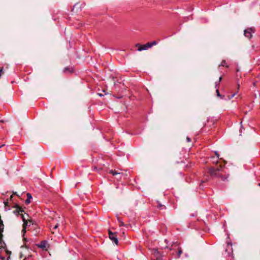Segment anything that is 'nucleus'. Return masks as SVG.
<instances>
[{"mask_svg": "<svg viewBox=\"0 0 260 260\" xmlns=\"http://www.w3.org/2000/svg\"><path fill=\"white\" fill-rule=\"evenodd\" d=\"M101 170H102L101 169H98L96 167H94L93 168V170H94V171L96 170L98 172H100V171Z\"/></svg>", "mask_w": 260, "mask_h": 260, "instance_id": "obj_19", "label": "nucleus"}, {"mask_svg": "<svg viewBox=\"0 0 260 260\" xmlns=\"http://www.w3.org/2000/svg\"><path fill=\"white\" fill-rule=\"evenodd\" d=\"M254 28H247L244 30V35L248 38L250 39L252 37V33H254Z\"/></svg>", "mask_w": 260, "mask_h": 260, "instance_id": "obj_4", "label": "nucleus"}, {"mask_svg": "<svg viewBox=\"0 0 260 260\" xmlns=\"http://www.w3.org/2000/svg\"><path fill=\"white\" fill-rule=\"evenodd\" d=\"M216 122V120H214L213 118H209L207 120V123H205L204 127L203 128V131H206V128L208 127H211L212 125H213Z\"/></svg>", "mask_w": 260, "mask_h": 260, "instance_id": "obj_5", "label": "nucleus"}, {"mask_svg": "<svg viewBox=\"0 0 260 260\" xmlns=\"http://www.w3.org/2000/svg\"><path fill=\"white\" fill-rule=\"evenodd\" d=\"M156 44L157 42L156 41H154L152 42H148L146 44L143 45L138 43L136 44V47H137V50L139 51H141L142 50H147Z\"/></svg>", "mask_w": 260, "mask_h": 260, "instance_id": "obj_3", "label": "nucleus"}, {"mask_svg": "<svg viewBox=\"0 0 260 260\" xmlns=\"http://www.w3.org/2000/svg\"><path fill=\"white\" fill-rule=\"evenodd\" d=\"M156 207H157L158 209H159L160 210H163V209H165L166 208V206L164 205H162L158 201H157L156 202V205H155Z\"/></svg>", "mask_w": 260, "mask_h": 260, "instance_id": "obj_9", "label": "nucleus"}, {"mask_svg": "<svg viewBox=\"0 0 260 260\" xmlns=\"http://www.w3.org/2000/svg\"><path fill=\"white\" fill-rule=\"evenodd\" d=\"M186 140L188 142H191V139L188 137L186 138Z\"/></svg>", "mask_w": 260, "mask_h": 260, "instance_id": "obj_23", "label": "nucleus"}, {"mask_svg": "<svg viewBox=\"0 0 260 260\" xmlns=\"http://www.w3.org/2000/svg\"><path fill=\"white\" fill-rule=\"evenodd\" d=\"M216 93H217V96H218V97H220L221 99H223L224 98V96L223 95H221L220 93H219V89H216Z\"/></svg>", "mask_w": 260, "mask_h": 260, "instance_id": "obj_14", "label": "nucleus"}, {"mask_svg": "<svg viewBox=\"0 0 260 260\" xmlns=\"http://www.w3.org/2000/svg\"><path fill=\"white\" fill-rule=\"evenodd\" d=\"M158 252L157 250H156V251H155V253H158Z\"/></svg>", "mask_w": 260, "mask_h": 260, "instance_id": "obj_27", "label": "nucleus"}, {"mask_svg": "<svg viewBox=\"0 0 260 260\" xmlns=\"http://www.w3.org/2000/svg\"><path fill=\"white\" fill-rule=\"evenodd\" d=\"M215 155H216V156H217V158H219V154L218 153V152H215Z\"/></svg>", "mask_w": 260, "mask_h": 260, "instance_id": "obj_24", "label": "nucleus"}, {"mask_svg": "<svg viewBox=\"0 0 260 260\" xmlns=\"http://www.w3.org/2000/svg\"><path fill=\"white\" fill-rule=\"evenodd\" d=\"M63 73L64 74H72L74 72V69L72 67H67L64 68Z\"/></svg>", "mask_w": 260, "mask_h": 260, "instance_id": "obj_8", "label": "nucleus"}, {"mask_svg": "<svg viewBox=\"0 0 260 260\" xmlns=\"http://www.w3.org/2000/svg\"><path fill=\"white\" fill-rule=\"evenodd\" d=\"M220 66L225 67L226 68H229V66L226 64V61L225 60H222L221 64L219 66V67Z\"/></svg>", "mask_w": 260, "mask_h": 260, "instance_id": "obj_12", "label": "nucleus"}, {"mask_svg": "<svg viewBox=\"0 0 260 260\" xmlns=\"http://www.w3.org/2000/svg\"><path fill=\"white\" fill-rule=\"evenodd\" d=\"M27 199L25 200V203L28 204L30 203V199H32L31 194L29 192L26 193Z\"/></svg>", "mask_w": 260, "mask_h": 260, "instance_id": "obj_11", "label": "nucleus"}, {"mask_svg": "<svg viewBox=\"0 0 260 260\" xmlns=\"http://www.w3.org/2000/svg\"><path fill=\"white\" fill-rule=\"evenodd\" d=\"M2 259H5V257H2Z\"/></svg>", "mask_w": 260, "mask_h": 260, "instance_id": "obj_30", "label": "nucleus"}, {"mask_svg": "<svg viewBox=\"0 0 260 260\" xmlns=\"http://www.w3.org/2000/svg\"><path fill=\"white\" fill-rule=\"evenodd\" d=\"M225 252L227 253L229 256L233 254L232 244L230 242H227L226 247L225 249Z\"/></svg>", "mask_w": 260, "mask_h": 260, "instance_id": "obj_7", "label": "nucleus"}, {"mask_svg": "<svg viewBox=\"0 0 260 260\" xmlns=\"http://www.w3.org/2000/svg\"><path fill=\"white\" fill-rule=\"evenodd\" d=\"M118 221L119 223V226H126V224H125L119 218H118Z\"/></svg>", "mask_w": 260, "mask_h": 260, "instance_id": "obj_15", "label": "nucleus"}, {"mask_svg": "<svg viewBox=\"0 0 260 260\" xmlns=\"http://www.w3.org/2000/svg\"><path fill=\"white\" fill-rule=\"evenodd\" d=\"M236 93H234V94H232L231 96H229V99H231L233 98V97L236 95Z\"/></svg>", "mask_w": 260, "mask_h": 260, "instance_id": "obj_22", "label": "nucleus"}, {"mask_svg": "<svg viewBox=\"0 0 260 260\" xmlns=\"http://www.w3.org/2000/svg\"><path fill=\"white\" fill-rule=\"evenodd\" d=\"M209 180V176L207 175H204V179L201 181V184H200V187H201L202 186H203V184L205 182H207Z\"/></svg>", "mask_w": 260, "mask_h": 260, "instance_id": "obj_10", "label": "nucleus"}, {"mask_svg": "<svg viewBox=\"0 0 260 260\" xmlns=\"http://www.w3.org/2000/svg\"><path fill=\"white\" fill-rule=\"evenodd\" d=\"M12 198H13V196H11L10 197V200H12Z\"/></svg>", "mask_w": 260, "mask_h": 260, "instance_id": "obj_28", "label": "nucleus"}, {"mask_svg": "<svg viewBox=\"0 0 260 260\" xmlns=\"http://www.w3.org/2000/svg\"><path fill=\"white\" fill-rule=\"evenodd\" d=\"M40 247L41 248H44L45 247V242H42L40 245Z\"/></svg>", "mask_w": 260, "mask_h": 260, "instance_id": "obj_18", "label": "nucleus"}, {"mask_svg": "<svg viewBox=\"0 0 260 260\" xmlns=\"http://www.w3.org/2000/svg\"><path fill=\"white\" fill-rule=\"evenodd\" d=\"M222 79V77L221 76L220 77L218 82L220 83V82L221 81Z\"/></svg>", "mask_w": 260, "mask_h": 260, "instance_id": "obj_25", "label": "nucleus"}, {"mask_svg": "<svg viewBox=\"0 0 260 260\" xmlns=\"http://www.w3.org/2000/svg\"><path fill=\"white\" fill-rule=\"evenodd\" d=\"M58 227V223H57L56 225H55L53 226L52 230H56V229H57Z\"/></svg>", "mask_w": 260, "mask_h": 260, "instance_id": "obj_20", "label": "nucleus"}, {"mask_svg": "<svg viewBox=\"0 0 260 260\" xmlns=\"http://www.w3.org/2000/svg\"><path fill=\"white\" fill-rule=\"evenodd\" d=\"M4 203H5V206H8V201L5 202Z\"/></svg>", "mask_w": 260, "mask_h": 260, "instance_id": "obj_26", "label": "nucleus"}, {"mask_svg": "<svg viewBox=\"0 0 260 260\" xmlns=\"http://www.w3.org/2000/svg\"><path fill=\"white\" fill-rule=\"evenodd\" d=\"M239 84H238V88H239Z\"/></svg>", "mask_w": 260, "mask_h": 260, "instance_id": "obj_31", "label": "nucleus"}, {"mask_svg": "<svg viewBox=\"0 0 260 260\" xmlns=\"http://www.w3.org/2000/svg\"><path fill=\"white\" fill-rule=\"evenodd\" d=\"M207 173L212 178L218 179L222 181L228 180V178L230 176L229 174L225 170L224 165H219L209 167L207 168Z\"/></svg>", "mask_w": 260, "mask_h": 260, "instance_id": "obj_1", "label": "nucleus"}, {"mask_svg": "<svg viewBox=\"0 0 260 260\" xmlns=\"http://www.w3.org/2000/svg\"><path fill=\"white\" fill-rule=\"evenodd\" d=\"M215 87L216 89H219V83L218 82V81L215 82Z\"/></svg>", "mask_w": 260, "mask_h": 260, "instance_id": "obj_17", "label": "nucleus"}, {"mask_svg": "<svg viewBox=\"0 0 260 260\" xmlns=\"http://www.w3.org/2000/svg\"><path fill=\"white\" fill-rule=\"evenodd\" d=\"M109 238L116 245L118 244V240L115 233L109 231Z\"/></svg>", "mask_w": 260, "mask_h": 260, "instance_id": "obj_6", "label": "nucleus"}, {"mask_svg": "<svg viewBox=\"0 0 260 260\" xmlns=\"http://www.w3.org/2000/svg\"><path fill=\"white\" fill-rule=\"evenodd\" d=\"M109 173L112 174L113 176H115L116 175H117V174H119V173H118L115 170H112L110 171Z\"/></svg>", "mask_w": 260, "mask_h": 260, "instance_id": "obj_13", "label": "nucleus"}, {"mask_svg": "<svg viewBox=\"0 0 260 260\" xmlns=\"http://www.w3.org/2000/svg\"><path fill=\"white\" fill-rule=\"evenodd\" d=\"M0 73H1V75L4 73L3 68H0Z\"/></svg>", "mask_w": 260, "mask_h": 260, "instance_id": "obj_21", "label": "nucleus"}, {"mask_svg": "<svg viewBox=\"0 0 260 260\" xmlns=\"http://www.w3.org/2000/svg\"><path fill=\"white\" fill-rule=\"evenodd\" d=\"M16 209L13 211L14 213L15 214H20L21 216L22 220L23 221V229L22 230V233L24 235V234L26 233V229L27 227L30 226L31 224L34 225L32 222V220L29 219H26L25 216L21 213L24 212L23 209L20 207L18 205H16L15 206Z\"/></svg>", "mask_w": 260, "mask_h": 260, "instance_id": "obj_2", "label": "nucleus"}, {"mask_svg": "<svg viewBox=\"0 0 260 260\" xmlns=\"http://www.w3.org/2000/svg\"><path fill=\"white\" fill-rule=\"evenodd\" d=\"M258 185H259V186H260V183H258Z\"/></svg>", "mask_w": 260, "mask_h": 260, "instance_id": "obj_32", "label": "nucleus"}, {"mask_svg": "<svg viewBox=\"0 0 260 260\" xmlns=\"http://www.w3.org/2000/svg\"><path fill=\"white\" fill-rule=\"evenodd\" d=\"M182 253V251L181 248L180 247L178 248V253H177L178 257H180Z\"/></svg>", "mask_w": 260, "mask_h": 260, "instance_id": "obj_16", "label": "nucleus"}, {"mask_svg": "<svg viewBox=\"0 0 260 260\" xmlns=\"http://www.w3.org/2000/svg\"><path fill=\"white\" fill-rule=\"evenodd\" d=\"M165 242H166V243H167V242H168V240H165Z\"/></svg>", "mask_w": 260, "mask_h": 260, "instance_id": "obj_29", "label": "nucleus"}]
</instances>
